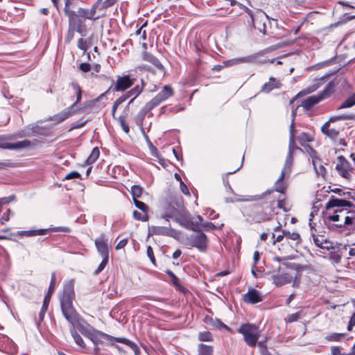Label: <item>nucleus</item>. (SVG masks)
<instances>
[{"mask_svg":"<svg viewBox=\"0 0 355 355\" xmlns=\"http://www.w3.org/2000/svg\"><path fill=\"white\" fill-rule=\"evenodd\" d=\"M17 166V163H15L10 159H6L3 162H0V170H5L8 168H15Z\"/></svg>","mask_w":355,"mask_h":355,"instance_id":"obj_57","label":"nucleus"},{"mask_svg":"<svg viewBox=\"0 0 355 355\" xmlns=\"http://www.w3.org/2000/svg\"><path fill=\"white\" fill-rule=\"evenodd\" d=\"M87 338H89L95 346H98V343H99V338H105L108 340L109 335L106 334L102 331L96 330L94 329V331L90 332V334L89 336H87Z\"/></svg>","mask_w":355,"mask_h":355,"instance_id":"obj_33","label":"nucleus"},{"mask_svg":"<svg viewBox=\"0 0 355 355\" xmlns=\"http://www.w3.org/2000/svg\"><path fill=\"white\" fill-rule=\"evenodd\" d=\"M77 112L76 110H71L70 107H67L62 112L53 115L50 118V120L54 121L55 123H60L72 116Z\"/></svg>","mask_w":355,"mask_h":355,"instance_id":"obj_24","label":"nucleus"},{"mask_svg":"<svg viewBox=\"0 0 355 355\" xmlns=\"http://www.w3.org/2000/svg\"><path fill=\"white\" fill-rule=\"evenodd\" d=\"M198 355H214V347L200 343L198 345Z\"/></svg>","mask_w":355,"mask_h":355,"instance_id":"obj_39","label":"nucleus"},{"mask_svg":"<svg viewBox=\"0 0 355 355\" xmlns=\"http://www.w3.org/2000/svg\"><path fill=\"white\" fill-rule=\"evenodd\" d=\"M293 162V154L291 153H288L285 164L282 170H284L285 173H288L291 170V165Z\"/></svg>","mask_w":355,"mask_h":355,"instance_id":"obj_54","label":"nucleus"},{"mask_svg":"<svg viewBox=\"0 0 355 355\" xmlns=\"http://www.w3.org/2000/svg\"><path fill=\"white\" fill-rule=\"evenodd\" d=\"M70 4L69 1L64 3V12L65 15L68 17L69 19V27H74L77 26L76 31L82 33V26L81 24L83 22L81 19L79 17V14L73 10L70 9Z\"/></svg>","mask_w":355,"mask_h":355,"instance_id":"obj_12","label":"nucleus"},{"mask_svg":"<svg viewBox=\"0 0 355 355\" xmlns=\"http://www.w3.org/2000/svg\"><path fill=\"white\" fill-rule=\"evenodd\" d=\"M55 275L53 272L51 275V282H50V284H49V286L48 292L45 295V296H48L49 295V300H51V295L53 293L54 290H55Z\"/></svg>","mask_w":355,"mask_h":355,"instance_id":"obj_56","label":"nucleus"},{"mask_svg":"<svg viewBox=\"0 0 355 355\" xmlns=\"http://www.w3.org/2000/svg\"><path fill=\"white\" fill-rule=\"evenodd\" d=\"M142 86H139V85H135L134 87L130 89L129 91L126 92L119 98H117L112 104L111 114L114 119H116V112L120 105L124 103L126 100L132 97L130 101L126 105V108L128 109L129 106L131 103H133L135 99L138 97L143 92Z\"/></svg>","mask_w":355,"mask_h":355,"instance_id":"obj_4","label":"nucleus"},{"mask_svg":"<svg viewBox=\"0 0 355 355\" xmlns=\"http://www.w3.org/2000/svg\"><path fill=\"white\" fill-rule=\"evenodd\" d=\"M69 232L70 228L68 227H55L53 228H47V229H38V230H21L18 231L16 233V236L19 237H32L37 235H45L49 232Z\"/></svg>","mask_w":355,"mask_h":355,"instance_id":"obj_8","label":"nucleus"},{"mask_svg":"<svg viewBox=\"0 0 355 355\" xmlns=\"http://www.w3.org/2000/svg\"><path fill=\"white\" fill-rule=\"evenodd\" d=\"M205 322L215 329H224L228 331L230 330V328L227 325L217 318L214 319L211 317L206 316L205 318Z\"/></svg>","mask_w":355,"mask_h":355,"instance_id":"obj_32","label":"nucleus"},{"mask_svg":"<svg viewBox=\"0 0 355 355\" xmlns=\"http://www.w3.org/2000/svg\"><path fill=\"white\" fill-rule=\"evenodd\" d=\"M97 9L96 5H92L90 9L79 8L78 9V13L79 14L80 19H81L82 21L83 19L96 21L99 18V16H96Z\"/></svg>","mask_w":355,"mask_h":355,"instance_id":"obj_20","label":"nucleus"},{"mask_svg":"<svg viewBox=\"0 0 355 355\" xmlns=\"http://www.w3.org/2000/svg\"><path fill=\"white\" fill-rule=\"evenodd\" d=\"M285 238L296 241V243H300L302 241L301 236L297 232H290L289 231L284 230Z\"/></svg>","mask_w":355,"mask_h":355,"instance_id":"obj_50","label":"nucleus"},{"mask_svg":"<svg viewBox=\"0 0 355 355\" xmlns=\"http://www.w3.org/2000/svg\"><path fill=\"white\" fill-rule=\"evenodd\" d=\"M117 120H118L119 123H120V125H121V128L123 129V130L127 134L129 133L130 128H129L128 124L126 122V116L124 115H120L117 118Z\"/></svg>","mask_w":355,"mask_h":355,"instance_id":"obj_55","label":"nucleus"},{"mask_svg":"<svg viewBox=\"0 0 355 355\" xmlns=\"http://www.w3.org/2000/svg\"><path fill=\"white\" fill-rule=\"evenodd\" d=\"M325 76L322 77L320 79H315V83L313 85L309 86L306 89L300 92L297 95H295L293 98H291L290 100V104H293L297 97L304 96L307 94H310L315 91L318 88L320 87V86L322 84L321 81L323 80Z\"/></svg>","mask_w":355,"mask_h":355,"instance_id":"obj_27","label":"nucleus"},{"mask_svg":"<svg viewBox=\"0 0 355 355\" xmlns=\"http://www.w3.org/2000/svg\"><path fill=\"white\" fill-rule=\"evenodd\" d=\"M286 176V173L284 170H282L281 172V174L278 179L275 182V189H271L270 191H277L280 193L281 196H284V194H286V191L287 190L288 184L286 182H284V178Z\"/></svg>","mask_w":355,"mask_h":355,"instance_id":"obj_25","label":"nucleus"},{"mask_svg":"<svg viewBox=\"0 0 355 355\" xmlns=\"http://www.w3.org/2000/svg\"><path fill=\"white\" fill-rule=\"evenodd\" d=\"M272 191H266L261 195L251 196L250 201H258L250 207L249 216L255 223L270 220L275 214V200L270 196Z\"/></svg>","mask_w":355,"mask_h":355,"instance_id":"obj_2","label":"nucleus"},{"mask_svg":"<svg viewBox=\"0 0 355 355\" xmlns=\"http://www.w3.org/2000/svg\"><path fill=\"white\" fill-rule=\"evenodd\" d=\"M118 0H105L101 2L99 8V10H105L110 7H112Z\"/></svg>","mask_w":355,"mask_h":355,"instance_id":"obj_59","label":"nucleus"},{"mask_svg":"<svg viewBox=\"0 0 355 355\" xmlns=\"http://www.w3.org/2000/svg\"><path fill=\"white\" fill-rule=\"evenodd\" d=\"M144 189L141 187L139 185H133L131 187L130 193L132 196V200L138 199L140 198L143 193Z\"/></svg>","mask_w":355,"mask_h":355,"instance_id":"obj_48","label":"nucleus"},{"mask_svg":"<svg viewBox=\"0 0 355 355\" xmlns=\"http://www.w3.org/2000/svg\"><path fill=\"white\" fill-rule=\"evenodd\" d=\"M354 117L349 114H340V115H337V116H334L330 117L327 122H329V124L330 125L331 123H334L337 121L351 120Z\"/></svg>","mask_w":355,"mask_h":355,"instance_id":"obj_53","label":"nucleus"},{"mask_svg":"<svg viewBox=\"0 0 355 355\" xmlns=\"http://www.w3.org/2000/svg\"><path fill=\"white\" fill-rule=\"evenodd\" d=\"M343 130V128L331 127L329 122H325L321 127V132L331 140L336 141Z\"/></svg>","mask_w":355,"mask_h":355,"instance_id":"obj_21","label":"nucleus"},{"mask_svg":"<svg viewBox=\"0 0 355 355\" xmlns=\"http://www.w3.org/2000/svg\"><path fill=\"white\" fill-rule=\"evenodd\" d=\"M103 260L101 262V263L98 265L96 270L94 271V274L95 275H98L101 271L104 270L107 264L108 263L109 258L107 257H102Z\"/></svg>","mask_w":355,"mask_h":355,"instance_id":"obj_60","label":"nucleus"},{"mask_svg":"<svg viewBox=\"0 0 355 355\" xmlns=\"http://www.w3.org/2000/svg\"><path fill=\"white\" fill-rule=\"evenodd\" d=\"M100 156V150L98 147H95L92 149L91 154L85 161V164L87 165L92 164L94 163Z\"/></svg>","mask_w":355,"mask_h":355,"instance_id":"obj_41","label":"nucleus"},{"mask_svg":"<svg viewBox=\"0 0 355 355\" xmlns=\"http://www.w3.org/2000/svg\"><path fill=\"white\" fill-rule=\"evenodd\" d=\"M285 205H286V194H284V196L279 195V197L278 198V199L277 200V207L279 209H283L284 211H286Z\"/></svg>","mask_w":355,"mask_h":355,"instance_id":"obj_61","label":"nucleus"},{"mask_svg":"<svg viewBox=\"0 0 355 355\" xmlns=\"http://www.w3.org/2000/svg\"><path fill=\"white\" fill-rule=\"evenodd\" d=\"M50 301L51 300H49V295L44 296V298L43 300V304H42V308L40 309V311L39 313L38 318L37 320V325H40V324L44 320V318L45 314L47 311Z\"/></svg>","mask_w":355,"mask_h":355,"instance_id":"obj_36","label":"nucleus"},{"mask_svg":"<svg viewBox=\"0 0 355 355\" xmlns=\"http://www.w3.org/2000/svg\"><path fill=\"white\" fill-rule=\"evenodd\" d=\"M109 341L110 342H118V343H123L127 346H128L129 347H130L135 352V355H137L140 353V350H139V347L137 345V344L130 340H128V338H116V337H113V336H111L109 335Z\"/></svg>","mask_w":355,"mask_h":355,"instance_id":"obj_28","label":"nucleus"},{"mask_svg":"<svg viewBox=\"0 0 355 355\" xmlns=\"http://www.w3.org/2000/svg\"><path fill=\"white\" fill-rule=\"evenodd\" d=\"M154 108L147 102L145 105L132 118V121L137 126L142 127L146 116Z\"/></svg>","mask_w":355,"mask_h":355,"instance_id":"obj_22","label":"nucleus"},{"mask_svg":"<svg viewBox=\"0 0 355 355\" xmlns=\"http://www.w3.org/2000/svg\"><path fill=\"white\" fill-rule=\"evenodd\" d=\"M338 211L340 214H347V215L345 216L344 223L340 225L338 227L348 230L349 233L347 234L350 232H354L355 231V205L354 207H352L350 209L342 208L338 209Z\"/></svg>","mask_w":355,"mask_h":355,"instance_id":"obj_11","label":"nucleus"},{"mask_svg":"<svg viewBox=\"0 0 355 355\" xmlns=\"http://www.w3.org/2000/svg\"><path fill=\"white\" fill-rule=\"evenodd\" d=\"M299 144L306 148L307 143L313 141V138L311 135L306 132H302L297 138Z\"/></svg>","mask_w":355,"mask_h":355,"instance_id":"obj_46","label":"nucleus"},{"mask_svg":"<svg viewBox=\"0 0 355 355\" xmlns=\"http://www.w3.org/2000/svg\"><path fill=\"white\" fill-rule=\"evenodd\" d=\"M345 336V334L332 333L327 335L325 339L328 341L339 342L344 338Z\"/></svg>","mask_w":355,"mask_h":355,"instance_id":"obj_51","label":"nucleus"},{"mask_svg":"<svg viewBox=\"0 0 355 355\" xmlns=\"http://www.w3.org/2000/svg\"><path fill=\"white\" fill-rule=\"evenodd\" d=\"M142 59L150 63L157 70L163 71L164 70V67L162 65V64L160 62V61L158 60L157 57H155L152 53L144 51L142 53Z\"/></svg>","mask_w":355,"mask_h":355,"instance_id":"obj_26","label":"nucleus"},{"mask_svg":"<svg viewBox=\"0 0 355 355\" xmlns=\"http://www.w3.org/2000/svg\"><path fill=\"white\" fill-rule=\"evenodd\" d=\"M242 300L249 304H254L261 302L263 297L259 291L254 288H249L248 292L243 295Z\"/></svg>","mask_w":355,"mask_h":355,"instance_id":"obj_16","label":"nucleus"},{"mask_svg":"<svg viewBox=\"0 0 355 355\" xmlns=\"http://www.w3.org/2000/svg\"><path fill=\"white\" fill-rule=\"evenodd\" d=\"M336 170L338 175L347 181L352 180L354 168L348 160L343 156L340 155L336 159Z\"/></svg>","mask_w":355,"mask_h":355,"instance_id":"obj_6","label":"nucleus"},{"mask_svg":"<svg viewBox=\"0 0 355 355\" xmlns=\"http://www.w3.org/2000/svg\"><path fill=\"white\" fill-rule=\"evenodd\" d=\"M77 46L79 49L85 52L88 49V44L87 40L80 38L78 40Z\"/></svg>","mask_w":355,"mask_h":355,"instance_id":"obj_62","label":"nucleus"},{"mask_svg":"<svg viewBox=\"0 0 355 355\" xmlns=\"http://www.w3.org/2000/svg\"><path fill=\"white\" fill-rule=\"evenodd\" d=\"M165 272L171 277V283L178 288H182L181 284H180L179 279L178 277L169 269L166 270Z\"/></svg>","mask_w":355,"mask_h":355,"instance_id":"obj_52","label":"nucleus"},{"mask_svg":"<svg viewBox=\"0 0 355 355\" xmlns=\"http://www.w3.org/2000/svg\"><path fill=\"white\" fill-rule=\"evenodd\" d=\"M198 221L200 222V232H202V228H205L206 230H214L216 229V225L211 222L202 223L203 218L200 216H197Z\"/></svg>","mask_w":355,"mask_h":355,"instance_id":"obj_45","label":"nucleus"},{"mask_svg":"<svg viewBox=\"0 0 355 355\" xmlns=\"http://www.w3.org/2000/svg\"><path fill=\"white\" fill-rule=\"evenodd\" d=\"M175 221L187 230L200 232V222L198 220H195L187 211H181L176 216Z\"/></svg>","mask_w":355,"mask_h":355,"instance_id":"obj_7","label":"nucleus"},{"mask_svg":"<svg viewBox=\"0 0 355 355\" xmlns=\"http://www.w3.org/2000/svg\"><path fill=\"white\" fill-rule=\"evenodd\" d=\"M282 86V83L280 79L274 77H270L268 81L261 86V92L268 94L274 89H280Z\"/></svg>","mask_w":355,"mask_h":355,"instance_id":"obj_23","label":"nucleus"},{"mask_svg":"<svg viewBox=\"0 0 355 355\" xmlns=\"http://www.w3.org/2000/svg\"><path fill=\"white\" fill-rule=\"evenodd\" d=\"M253 61L254 58L252 56H248L225 60L224 62L225 66H226V67H230L241 63H250L252 62Z\"/></svg>","mask_w":355,"mask_h":355,"instance_id":"obj_31","label":"nucleus"},{"mask_svg":"<svg viewBox=\"0 0 355 355\" xmlns=\"http://www.w3.org/2000/svg\"><path fill=\"white\" fill-rule=\"evenodd\" d=\"M299 150H302V149L297 146L295 141V135H294V126L293 124L291 125L290 127V137H289V144H288V152L294 154L295 151Z\"/></svg>","mask_w":355,"mask_h":355,"instance_id":"obj_37","label":"nucleus"},{"mask_svg":"<svg viewBox=\"0 0 355 355\" xmlns=\"http://www.w3.org/2000/svg\"><path fill=\"white\" fill-rule=\"evenodd\" d=\"M70 333L76 344L83 349H86V344L77 330L74 328H72L70 329Z\"/></svg>","mask_w":355,"mask_h":355,"instance_id":"obj_40","label":"nucleus"},{"mask_svg":"<svg viewBox=\"0 0 355 355\" xmlns=\"http://www.w3.org/2000/svg\"><path fill=\"white\" fill-rule=\"evenodd\" d=\"M150 232L153 235L166 236L173 238H175L178 234L176 230L171 228L170 225L168 227L152 226Z\"/></svg>","mask_w":355,"mask_h":355,"instance_id":"obj_19","label":"nucleus"},{"mask_svg":"<svg viewBox=\"0 0 355 355\" xmlns=\"http://www.w3.org/2000/svg\"><path fill=\"white\" fill-rule=\"evenodd\" d=\"M237 331L242 334L243 340L250 347H254L260 337L259 327L254 324L245 323L241 324Z\"/></svg>","mask_w":355,"mask_h":355,"instance_id":"obj_3","label":"nucleus"},{"mask_svg":"<svg viewBox=\"0 0 355 355\" xmlns=\"http://www.w3.org/2000/svg\"><path fill=\"white\" fill-rule=\"evenodd\" d=\"M335 91V83L334 81H330L326 85L325 88L318 94L320 100L322 101L331 96Z\"/></svg>","mask_w":355,"mask_h":355,"instance_id":"obj_34","label":"nucleus"},{"mask_svg":"<svg viewBox=\"0 0 355 355\" xmlns=\"http://www.w3.org/2000/svg\"><path fill=\"white\" fill-rule=\"evenodd\" d=\"M348 245L336 244L329 252V259L334 263H339L342 257L347 250Z\"/></svg>","mask_w":355,"mask_h":355,"instance_id":"obj_17","label":"nucleus"},{"mask_svg":"<svg viewBox=\"0 0 355 355\" xmlns=\"http://www.w3.org/2000/svg\"><path fill=\"white\" fill-rule=\"evenodd\" d=\"M105 95H106V94H105V92L102 93L96 98L85 102L84 106L83 107H80L78 110H76L77 112H79V111H82L87 107H94L96 104V103L98 101H99L101 99H102Z\"/></svg>","mask_w":355,"mask_h":355,"instance_id":"obj_43","label":"nucleus"},{"mask_svg":"<svg viewBox=\"0 0 355 355\" xmlns=\"http://www.w3.org/2000/svg\"><path fill=\"white\" fill-rule=\"evenodd\" d=\"M354 204L347 200L344 199H338L336 198L335 196H332L327 203L325 205L326 210H329L330 209L333 207H337L338 209H342V208H351L352 207H354Z\"/></svg>","mask_w":355,"mask_h":355,"instance_id":"obj_18","label":"nucleus"},{"mask_svg":"<svg viewBox=\"0 0 355 355\" xmlns=\"http://www.w3.org/2000/svg\"><path fill=\"white\" fill-rule=\"evenodd\" d=\"M11 136L9 135H0V148L1 149H19L28 147L31 145V141L25 139L14 144L9 143Z\"/></svg>","mask_w":355,"mask_h":355,"instance_id":"obj_13","label":"nucleus"},{"mask_svg":"<svg viewBox=\"0 0 355 355\" xmlns=\"http://www.w3.org/2000/svg\"><path fill=\"white\" fill-rule=\"evenodd\" d=\"M70 86L72 87V89L74 91V93L76 96V101L71 105L69 107H70L71 110L73 107L76 106L79 103H80L82 100V96H83V90L80 85L77 81H73L70 83Z\"/></svg>","mask_w":355,"mask_h":355,"instance_id":"obj_30","label":"nucleus"},{"mask_svg":"<svg viewBox=\"0 0 355 355\" xmlns=\"http://www.w3.org/2000/svg\"><path fill=\"white\" fill-rule=\"evenodd\" d=\"M175 94L174 89L170 85H164L161 91L148 103L155 109L162 102L172 97Z\"/></svg>","mask_w":355,"mask_h":355,"instance_id":"obj_10","label":"nucleus"},{"mask_svg":"<svg viewBox=\"0 0 355 355\" xmlns=\"http://www.w3.org/2000/svg\"><path fill=\"white\" fill-rule=\"evenodd\" d=\"M198 339L203 342H211L214 340L212 334L208 331L199 332Z\"/></svg>","mask_w":355,"mask_h":355,"instance_id":"obj_49","label":"nucleus"},{"mask_svg":"<svg viewBox=\"0 0 355 355\" xmlns=\"http://www.w3.org/2000/svg\"><path fill=\"white\" fill-rule=\"evenodd\" d=\"M303 316H304V313L302 311H300L288 315L287 317L284 318V321L286 323H292L298 321Z\"/></svg>","mask_w":355,"mask_h":355,"instance_id":"obj_42","label":"nucleus"},{"mask_svg":"<svg viewBox=\"0 0 355 355\" xmlns=\"http://www.w3.org/2000/svg\"><path fill=\"white\" fill-rule=\"evenodd\" d=\"M132 216L133 218L138 221L146 222L149 219L148 213L146 212H139L135 210L133 211Z\"/></svg>","mask_w":355,"mask_h":355,"instance_id":"obj_47","label":"nucleus"},{"mask_svg":"<svg viewBox=\"0 0 355 355\" xmlns=\"http://www.w3.org/2000/svg\"><path fill=\"white\" fill-rule=\"evenodd\" d=\"M257 345L261 349L262 355H270V353L268 352L267 345L264 341H257Z\"/></svg>","mask_w":355,"mask_h":355,"instance_id":"obj_63","label":"nucleus"},{"mask_svg":"<svg viewBox=\"0 0 355 355\" xmlns=\"http://www.w3.org/2000/svg\"><path fill=\"white\" fill-rule=\"evenodd\" d=\"M74 280L67 281L63 286L62 291L58 295L62 313L64 318L70 323L73 328H76L85 337L94 331L91 326L76 311L73 305L75 300Z\"/></svg>","mask_w":355,"mask_h":355,"instance_id":"obj_1","label":"nucleus"},{"mask_svg":"<svg viewBox=\"0 0 355 355\" xmlns=\"http://www.w3.org/2000/svg\"><path fill=\"white\" fill-rule=\"evenodd\" d=\"M181 211L178 210L176 208L171 207V204L168 205L166 208V211L162 215V218L165 219L166 221L169 222L170 218H175L176 219V216L180 214Z\"/></svg>","mask_w":355,"mask_h":355,"instance_id":"obj_38","label":"nucleus"},{"mask_svg":"<svg viewBox=\"0 0 355 355\" xmlns=\"http://www.w3.org/2000/svg\"><path fill=\"white\" fill-rule=\"evenodd\" d=\"M133 202L137 208L141 210L143 212L148 213V207L144 202L139 200L138 199H135Z\"/></svg>","mask_w":355,"mask_h":355,"instance_id":"obj_58","label":"nucleus"},{"mask_svg":"<svg viewBox=\"0 0 355 355\" xmlns=\"http://www.w3.org/2000/svg\"><path fill=\"white\" fill-rule=\"evenodd\" d=\"M98 252L102 257L109 258L108 239L104 234L96 238L94 241Z\"/></svg>","mask_w":355,"mask_h":355,"instance_id":"obj_15","label":"nucleus"},{"mask_svg":"<svg viewBox=\"0 0 355 355\" xmlns=\"http://www.w3.org/2000/svg\"><path fill=\"white\" fill-rule=\"evenodd\" d=\"M355 105V92L349 96L338 107V109H345L352 107Z\"/></svg>","mask_w":355,"mask_h":355,"instance_id":"obj_44","label":"nucleus"},{"mask_svg":"<svg viewBox=\"0 0 355 355\" xmlns=\"http://www.w3.org/2000/svg\"><path fill=\"white\" fill-rule=\"evenodd\" d=\"M50 301L51 300H49V295L44 296V298L43 300V304H42V308L40 309V311L39 313L38 318L37 320V325H40V324L44 320V318L45 314L47 311Z\"/></svg>","mask_w":355,"mask_h":355,"instance_id":"obj_35","label":"nucleus"},{"mask_svg":"<svg viewBox=\"0 0 355 355\" xmlns=\"http://www.w3.org/2000/svg\"><path fill=\"white\" fill-rule=\"evenodd\" d=\"M320 101H322L320 100V98H319L318 94L313 95L304 99L302 102L301 106L304 108V110L308 111Z\"/></svg>","mask_w":355,"mask_h":355,"instance_id":"obj_29","label":"nucleus"},{"mask_svg":"<svg viewBox=\"0 0 355 355\" xmlns=\"http://www.w3.org/2000/svg\"><path fill=\"white\" fill-rule=\"evenodd\" d=\"M270 277L272 283L277 287L291 283L293 279V277L289 273L280 270L272 274Z\"/></svg>","mask_w":355,"mask_h":355,"instance_id":"obj_14","label":"nucleus"},{"mask_svg":"<svg viewBox=\"0 0 355 355\" xmlns=\"http://www.w3.org/2000/svg\"><path fill=\"white\" fill-rule=\"evenodd\" d=\"M136 78H132L130 74L116 76V82L112 85L105 92L107 94L110 92H123L130 88L135 83Z\"/></svg>","mask_w":355,"mask_h":355,"instance_id":"obj_5","label":"nucleus"},{"mask_svg":"<svg viewBox=\"0 0 355 355\" xmlns=\"http://www.w3.org/2000/svg\"><path fill=\"white\" fill-rule=\"evenodd\" d=\"M146 253L148 257H149L151 263L155 266H156V259L154 255L153 249L151 246H147Z\"/></svg>","mask_w":355,"mask_h":355,"instance_id":"obj_64","label":"nucleus"},{"mask_svg":"<svg viewBox=\"0 0 355 355\" xmlns=\"http://www.w3.org/2000/svg\"><path fill=\"white\" fill-rule=\"evenodd\" d=\"M196 232L187 238L188 243L191 247L197 248L200 252H205L208 247L209 239L201 231Z\"/></svg>","mask_w":355,"mask_h":355,"instance_id":"obj_9","label":"nucleus"}]
</instances>
